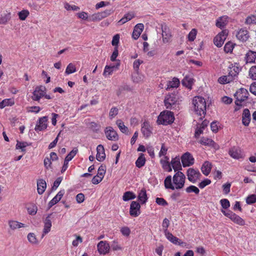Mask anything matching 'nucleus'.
<instances>
[{
	"label": "nucleus",
	"instance_id": "obj_39",
	"mask_svg": "<svg viewBox=\"0 0 256 256\" xmlns=\"http://www.w3.org/2000/svg\"><path fill=\"white\" fill-rule=\"evenodd\" d=\"M102 19V16L100 12L95 13L92 15L89 16L88 21L89 22H96L100 21Z\"/></svg>",
	"mask_w": 256,
	"mask_h": 256
},
{
	"label": "nucleus",
	"instance_id": "obj_55",
	"mask_svg": "<svg viewBox=\"0 0 256 256\" xmlns=\"http://www.w3.org/2000/svg\"><path fill=\"white\" fill-rule=\"evenodd\" d=\"M115 68L116 67L114 66H106L105 68H104L103 74L104 76H106L107 74H109V75L110 74H112V72H113V71H114V68Z\"/></svg>",
	"mask_w": 256,
	"mask_h": 256
},
{
	"label": "nucleus",
	"instance_id": "obj_59",
	"mask_svg": "<svg viewBox=\"0 0 256 256\" xmlns=\"http://www.w3.org/2000/svg\"><path fill=\"white\" fill-rule=\"evenodd\" d=\"M246 202L248 204H252L256 202V195L251 194L247 197Z\"/></svg>",
	"mask_w": 256,
	"mask_h": 256
},
{
	"label": "nucleus",
	"instance_id": "obj_14",
	"mask_svg": "<svg viewBox=\"0 0 256 256\" xmlns=\"http://www.w3.org/2000/svg\"><path fill=\"white\" fill-rule=\"evenodd\" d=\"M98 252L100 254H106L110 251V245L106 241H100L97 245Z\"/></svg>",
	"mask_w": 256,
	"mask_h": 256
},
{
	"label": "nucleus",
	"instance_id": "obj_12",
	"mask_svg": "<svg viewBox=\"0 0 256 256\" xmlns=\"http://www.w3.org/2000/svg\"><path fill=\"white\" fill-rule=\"evenodd\" d=\"M228 68L230 70L228 76L230 77V78L232 79V81L237 79L238 75L240 71L239 67L236 64H231Z\"/></svg>",
	"mask_w": 256,
	"mask_h": 256
},
{
	"label": "nucleus",
	"instance_id": "obj_46",
	"mask_svg": "<svg viewBox=\"0 0 256 256\" xmlns=\"http://www.w3.org/2000/svg\"><path fill=\"white\" fill-rule=\"evenodd\" d=\"M186 192L187 193L194 192L196 194H198L200 192V190L196 186L191 185L186 188Z\"/></svg>",
	"mask_w": 256,
	"mask_h": 256
},
{
	"label": "nucleus",
	"instance_id": "obj_6",
	"mask_svg": "<svg viewBox=\"0 0 256 256\" xmlns=\"http://www.w3.org/2000/svg\"><path fill=\"white\" fill-rule=\"evenodd\" d=\"M228 34V31L226 30H223L222 32H220L214 38V44L220 48L221 47Z\"/></svg>",
	"mask_w": 256,
	"mask_h": 256
},
{
	"label": "nucleus",
	"instance_id": "obj_45",
	"mask_svg": "<svg viewBox=\"0 0 256 256\" xmlns=\"http://www.w3.org/2000/svg\"><path fill=\"white\" fill-rule=\"evenodd\" d=\"M28 242L32 244H38V242L34 233H29L27 236Z\"/></svg>",
	"mask_w": 256,
	"mask_h": 256
},
{
	"label": "nucleus",
	"instance_id": "obj_49",
	"mask_svg": "<svg viewBox=\"0 0 256 256\" xmlns=\"http://www.w3.org/2000/svg\"><path fill=\"white\" fill-rule=\"evenodd\" d=\"M230 77L228 75L220 76L218 79V82L221 84L229 83L232 82V79H230Z\"/></svg>",
	"mask_w": 256,
	"mask_h": 256
},
{
	"label": "nucleus",
	"instance_id": "obj_10",
	"mask_svg": "<svg viewBox=\"0 0 256 256\" xmlns=\"http://www.w3.org/2000/svg\"><path fill=\"white\" fill-rule=\"evenodd\" d=\"M140 205L136 201H132L130 206V214L134 217L138 216L140 214Z\"/></svg>",
	"mask_w": 256,
	"mask_h": 256
},
{
	"label": "nucleus",
	"instance_id": "obj_7",
	"mask_svg": "<svg viewBox=\"0 0 256 256\" xmlns=\"http://www.w3.org/2000/svg\"><path fill=\"white\" fill-rule=\"evenodd\" d=\"M46 94V88L44 86H36L32 93V99L34 100L39 101Z\"/></svg>",
	"mask_w": 256,
	"mask_h": 256
},
{
	"label": "nucleus",
	"instance_id": "obj_60",
	"mask_svg": "<svg viewBox=\"0 0 256 256\" xmlns=\"http://www.w3.org/2000/svg\"><path fill=\"white\" fill-rule=\"evenodd\" d=\"M156 202L160 206H166L168 205L167 202L164 198H156Z\"/></svg>",
	"mask_w": 256,
	"mask_h": 256
},
{
	"label": "nucleus",
	"instance_id": "obj_1",
	"mask_svg": "<svg viewBox=\"0 0 256 256\" xmlns=\"http://www.w3.org/2000/svg\"><path fill=\"white\" fill-rule=\"evenodd\" d=\"M186 176L181 172L178 171L172 177L171 176H167L164 180V184L166 188L172 190L182 189L184 188Z\"/></svg>",
	"mask_w": 256,
	"mask_h": 256
},
{
	"label": "nucleus",
	"instance_id": "obj_19",
	"mask_svg": "<svg viewBox=\"0 0 256 256\" xmlns=\"http://www.w3.org/2000/svg\"><path fill=\"white\" fill-rule=\"evenodd\" d=\"M141 131L144 136L146 138H148L152 134V128L150 124L147 122H144L142 124Z\"/></svg>",
	"mask_w": 256,
	"mask_h": 256
},
{
	"label": "nucleus",
	"instance_id": "obj_33",
	"mask_svg": "<svg viewBox=\"0 0 256 256\" xmlns=\"http://www.w3.org/2000/svg\"><path fill=\"white\" fill-rule=\"evenodd\" d=\"M116 124L118 126L120 130L126 134H128V127H126L123 122L120 120H118L116 122Z\"/></svg>",
	"mask_w": 256,
	"mask_h": 256
},
{
	"label": "nucleus",
	"instance_id": "obj_17",
	"mask_svg": "<svg viewBox=\"0 0 256 256\" xmlns=\"http://www.w3.org/2000/svg\"><path fill=\"white\" fill-rule=\"evenodd\" d=\"M52 214H49L44 220V228L42 232V237L43 238L44 235L49 232L50 230V228L52 226L51 217Z\"/></svg>",
	"mask_w": 256,
	"mask_h": 256
},
{
	"label": "nucleus",
	"instance_id": "obj_61",
	"mask_svg": "<svg viewBox=\"0 0 256 256\" xmlns=\"http://www.w3.org/2000/svg\"><path fill=\"white\" fill-rule=\"evenodd\" d=\"M249 76L252 80H256V66H252L250 68Z\"/></svg>",
	"mask_w": 256,
	"mask_h": 256
},
{
	"label": "nucleus",
	"instance_id": "obj_48",
	"mask_svg": "<svg viewBox=\"0 0 256 256\" xmlns=\"http://www.w3.org/2000/svg\"><path fill=\"white\" fill-rule=\"evenodd\" d=\"M76 70L75 66L73 64L70 63L68 65L65 72L67 74H70L75 72Z\"/></svg>",
	"mask_w": 256,
	"mask_h": 256
},
{
	"label": "nucleus",
	"instance_id": "obj_18",
	"mask_svg": "<svg viewBox=\"0 0 256 256\" xmlns=\"http://www.w3.org/2000/svg\"><path fill=\"white\" fill-rule=\"evenodd\" d=\"M228 154L234 159H240L243 157V154L239 148L233 147L230 149Z\"/></svg>",
	"mask_w": 256,
	"mask_h": 256
},
{
	"label": "nucleus",
	"instance_id": "obj_9",
	"mask_svg": "<svg viewBox=\"0 0 256 256\" xmlns=\"http://www.w3.org/2000/svg\"><path fill=\"white\" fill-rule=\"evenodd\" d=\"M106 138L112 141H116L118 139V136L116 131L111 126L106 127L104 130Z\"/></svg>",
	"mask_w": 256,
	"mask_h": 256
},
{
	"label": "nucleus",
	"instance_id": "obj_57",
	"mask_svg": "<svg viewBox=\"0 0 256 256\" xmlns=\"http://www.w3.org/2000/svg\"><path fill=\"white\" fill-rule=\"evenodd\" d=\"M234 48L233 44L230 42L226 43L224 46V50L226 52H230Z\"/></svg>",
	"mask_w": 256,
	"mask_h": 256
},
{
	"label": "nucleus",
	"instance_id": "obj_54",
	"mask_svg": "<svg viewBox=\"0 0 256 256\" xmlns=\"http://www.w3.org/2000/svg\"><path fill=\"white\" fill-rule=\"evenodd\" d=\"M28 213L30 215H34L36 214L38 208L34 204H32L27 208Z\"/></svg>",
	"mask_w": 256,
	"mask_h": 256
},
{
	"label": "nucleus",
	"instance_id": "obj_44",
	"mask_svg": "<svg viewBox=\"0 0 256 256\" xmlns=\"http://www.w3.org/2000/svg\"><path fill=\"white\" fill-rule=\"evenodd\" d=\"M245 24H256V14L251 15L246 18Z\"/></svg>",
	"mask_w": 256,
	"mask_h": 256
},
{
	"label": "nucleus",
	"instance_id": "obj_47",
	"mask_svg": "<svg viewBox=\"0 0 256 256\" xmlns=\"http://www.w3.org/2000/svg\"><path fill=\"white\" fill-rule=\"evenodd\" d=\"M160 163L162 164V168L168 172L172 171L170 164L168 162H166L163 160H160Z\"/></svg>",
	"mask_w": 256,
	"mask_h": 256
},
{
	"label": "nucleus",
	"instance_id": "obj_15",
	"mask_svg": "<svg viewBox=\"0 0 256 256\" xmlns=\"http://www.w3.org/2000/svg\"><path fill=\"white\" fill-rule=\"evenodd\" d=\"M236 36L240 41L245 42L250 38L249 32L245 28H241L237 32Z\"/></svg>",
	"mask_w": 256,
	"mask_h": 256
},
{
	"label": "nucleus",
	"instance_id": "obj_41",
	"mask_svg": "<svg viewBox=\"0 0 256 256\" xmlns=\"http://www.w3.org/2000/svg\"><path fill=\"white\" fill-rule=\"evenodd\" d=\"M226 18L225 17L220 18L216 22V26L217 27L220 28H224L226 24Z\"/></svg>",
	"mask_w": 256,
	"mask_h": 256
},
{
	"label": "nucleus",
	"instance_id": "obj_24",
	"mask_svg": "<svg viewBox=\"0 0 256 256\" xmlns=\"http://www.w3.org/2000/svg\"><path fill=\"white\" fill-rule=\"evenodd\" d=\"M12 14L10 12H7L0 15V25H6L11 20Z\"/></svg>",
	"mask_w": 256,
	"mask_h": 256
},
{
	"label": "nucleus",
	"instance_id": "obj_21",
	"mask_svg": "<svg viewBox=\"0 0 256 256\" xmlns=\"http://www.w3.org/2000/svg\"><path fill=\"white\" fill-rule=\"evenodd\" d=\"M251 120L250 113L248 108H245L242 114V123L245 126H248Z\"/></svg>",
	"mask_w": 256,
	"mask_h": 256
},
{
	"label": "nucleus",
	"instance_id": "obj_4",
	"mask_svg": "<svg viewBox=\"0 0 256 256\" xmlns=\"http://www.w3.org/2000/svg\"><path fill=\"white\" fill-rule=\"evenodd\" d=\"M166 108L170 110H178L180 109V102L177 96L174 94L166 95L164 100Z\"/></svg>",
	"mask_w": 256,
	"mask_h": 256
},
{
	"label": "nucleus",
	"instance_id": "obj_30",
	"mask_svg": "<svg viewBox=\"0 0 256 256\" xmlns=\"http://www.w3.org/2000/svg\"><path fill=\"white\" fill-rule=\"evenodd\" d=\"M170 164L175 172L181 170L180 159L178 157L172 158Z\"/></svg>",
	"mask_w": 256,
	"mask_h": 256
},
{
	"label": "nucleus",
	"instance_id": "obj_28",
	"mask_svg": "<svg viewBox=\"0 0 256 256\" xmlns=\"http://www.w3.org/2000/svg\"><path fill=\"white\" fill-rule=\"evenodd\" d=\"M164 234L166 238L174 244H178L179 245H181L182 244V242H179V239L176 236H173L170 232L166 230Z\"/></svg>",
	"mask_w": 256,
	"mask_h": 256
},
{
	"label": "nucleus",
	"instance_id": "obj_35",
	"mask_svg": "<svg viewBox=\"0 0 256 256\" xmlns=\"http://www.w3.org/2000/svg\"><path fill=\"white\" fill-rule=\"evenodd\" d=\"M193 84V79L188 76H186L182 80V84L186 87L191 88Z\"/></svg>",
	"mask_w": 256,
	"mask_h": 256
},
{
	"label": "nucleus",
	"instance_id": "obj_38",
	"mask_svg": "<svg viewBox=\"0 0 256 256\" xmlns=\"http://www.w3.org/2000/svg\"><path fill=\"white\" fill-rule=\"evenodd\" d=\"M144 78V76L140 74H139L138 72L134 73L132 75V79L134 82L136 83H138L141 82H142Z\"/></svg>",
	"mask_w": 256,
	"mask_h": 256
},
{
	"label": "nucleus",
	"instance_id": "obj_36",
	"mask_svg": "<svg viewBox=\"0 0 256 256\" xmlns=\"http://www.w3.org/2000/svg\"><path fill=\"white\" fill-rule=\"evenodd\" d=\"M230 220L234 223L240 226H244L245 224L244 220L240 216L236 215V214H234Z\"/></svg>",
	"mask_w": 256,
	"mask_h": 256
},
{
	"label": "nucleus",
	"instance_id": "obj_23",
	"mask_svg": "<svg viewBox=\"0 0 256 256\" xmlns=\"http://www.w3.org/2000/svg\"><path fill=\"white\" fill-rule=\"evenodd\" d=\"M256 58V52L248 50L246 54L244 60L246 64L248 63H254L255 62Z\"/></svg>",
	"mask_w": 256,
	"mask_h": 256
},
{
	"label": "nucleus",
	"instance_id": "obj_51",
	"mask_svg": "<svg viewBox=\"0 0 256 256\" xmlns=\"http://www.w3.org/2000/svg\"><path fill=\"white\" fill-rule=\"evenodd\" d=\"M30 12L28 10H22L18 13L19 18L22 20H24L29 15Z\"/></svg>",
	"mask_w": 256,
	"mask_h": 256
},
{
	"label": "nucleus",
	"instance_id": "obj_63",
	"mask_svg": "<svg viewBox=\"0 0 256 256\" xmlns=\"http://www.w3.org/2000/svg\"><path fill=\"white\" fill-rule=\"evenodd\" d=\"M220 203L222 208L224 209L228 208L230 206V204L228 200L226 198L221 200H220Z\"/></svg>",
	"mask_w": 256,
	"mask_h": 256
},
{
	"label": "nucleus",
	"instance_id": "obj_32",
	"mask_svg": "<svg viewBox=\"0 0 256 256\" xmlns=\"http://www.w3.org/2000/svg\"><path fill=\"white\" fill-rule=\"evenodd\" d=\"M180 84V80L178 78H174L172 80L169 81L167 84L166 90H170L171 88H176Z\"/></svg>",
	"mask_w": 256,
	"mask_h": 256
},
{
	"label": "nucleus",
	"instance_id": "obj_22",
	"mask_svg": "<svg viewBox=\"0 0 256 256\" xmlns=\"http://www.w3.org/2000/svg\"><path fill=\"white\" fill-rule=\"evenodd\" d=\"M64 194V190H60L57 194L48 202V208H52L53 206L57 204L62 198Z\"/></svg>",
	"mask_w": 256,
	"mask_h": 256
},
{
	"label": "nucleus",
	"instance_id": "obj_64",
	"mask_svg": "<svg viewBox=\"0 0 256 256\" xmlns=\"http://www.w3.org/2000/svg\"><path fill=\"white\" fill-rule=\"evenodd\" d=\"M62 178L60 177L58 178L54 182L53 186H52V190H55L58 188L60 182H62Z\"/></svg>",
	"mask_w": 256,
	"mask_h": 256
},
{
	"label": "nucleus",
	"instance_id": "obj_58",
	"mask_svg": "<svg viewBox=\"0 0 256 256\" xmlns=\"http://www.w3.org/2000/svg\"><path fill=\"white\" fill-rule=\"evenodd\" d=\"M168 150V148L165 146L164 144H162L160 150L158 153V156L160 157L165 156L167 154Z\"/></svg>",
	"mask_w": 256,
	"mask_h": 256
},
{
	"label": "nucleus",
	"instance_id": "obj_40",
	"mask_svg": "<svg viewBox=\"0 0 256 256\" xmlns=\"http://www.w3.org/2000/svg\"><path fill=\"white\" fill-rule=\"evenodd\" d=\"M199 142L204 146H213L214 142L211 139L208 138L202 137L200 140Z\"/></svg>",
	"mask_w": 256,
	"mask_h": 256
},
{
	"label": "nucleus",
	"instance_id": "obj_2",
	"mask_svg": "<svg viewBox=\"0 0 256 256\" xmlns=\"http://www.w3.org/2000/svg\"><path fill=\"white\" fill-rule=\"evenodd\" d=\"M194 110L196 114L204 117L206 114V100L202 96H195L192 100Z\"/></svg>",
	"mask_w": 256,
	"mask_h": 256
},
{
	"label": "nucleus",
	"instance_id": "obj_25",
	"mask_svg": "<svg viewBox=\"0 0 256 256\" xmlns=\"http://www.w3.org/2000/svg\"><path fill=\"white\" fill-rule=\"evenodd\" d=\"M46 184L43 179H40L37 182V190L38 192L40 194H42L46 190Z\"/></svg>",
	"mask_w": 256,
	"mask_h": 256
},
{
	"label": "nucleus",
	"instance_id": "obj_13",
	"mask_svg": "<svg viewBox=\"0 0 256 256\" xmlns=\"http://www.w3.org/2000/svg\"><path fill=\"white\" fill-rule=\"evenodd\" d=\"M47 116H45L40 118L34 128L35 130L38 132L46 129L47 128Z\"/></svg>",
	"mask_w": 256,
	"mask_h": 256
},
{
	"label": "nucleus",
	"instance_id": "obj_3",
	"mask_svg": "<svg viewBox=\"0 0 256 256\" xmlns=\"http://www.w3.org/2000/svg\"><path fill=\"white\" fill-rule=\"evenodd\" d=\"M174 120V113L170 111L164 110L160 112L157 120L158 124L168 125L172 124Z\"/></svg>",
	"mask_w": 256,
	"mask_h": 256
},
{
	"label": "nucleus",
	"instance_id": "obj_26",
	"mask_svg": "<svg viewBox=\"0 0 256 256\" xmlns=\"http://www.w3.org/2000/svg\"><path fill=\"white\" fill-rule=\"evenodd\" d=\"M8 226L12 230H15L21 228L26 227L24 224L16 220H10L8 222Z\"/></svg>",
	"mask_w": 256,
	"mask_h": 256
},
{
	"label": "nucleus",
	"instance_id": "obj_52",
	"mask_svg": "<svg viewBox=\"0 0 256 256\" xmlns=\"http://www.w3.org/2000/svg\"><path fill=\"white\" fill-rule=\"evenodd\" d=\"M28 144L26 142H17V144H16V149H20L22 152H25L26 150L24 149Z\"/></svg>",
	"mask_w": 256,
	"mask_h": 256
},
{
	"label": "nucleus",
	"instance_id": "obj_16",
	"mask_svg": "<svg viewBox=\"0 0 256 256\" xmlns=\"http://www.w3.org/2000/svg\"><path fill=\"white\" fill-rule=\"evenodd\" d=\"M162 37L164 43L169 42L172 35L169 28L166 24L162 25Z\"/></svg>",
	"mask_w": 256,
	"mask_h": 256
},
{
	"label": "nucleus",
	"instance_id": "obj_62",
	"mask_svg": "<svg viewBox=\"0 0 256 256\" xmlns=\"http://www.w3.org/2000/svg\"><path fill=\"white\" fill-rule=\"evenodd\" d=\"M118 114V109L116 107L112 108L109 112V116L110 119L113 118Z\"/></svg>",
	"mask_w": 256,
	"mask_h": 256
},
{
	"label": "nucleus",
	"instance_id": "obj_5",
	"mask_svg": "<svg viewBox=\"0 0 256 256\" xmlns=\"http://www.w3.org/2000/svg\"><path fill=\"white\" fill-rule=\"evenodd\" d=\"M248 95L249 93L246 89L244 88L239 89L234 94L236 98V104L238 106H241L242 102L247 100Z\"/></svg>",
	"mask_w": 256,
	"mask_h": 256
},
{
	"label": "nucleus",
	"instance_id": "obj_37",
	"mask_svg": "<svg viewBox=\"0 0 256 256\" xmlns=\"http://www.w3.org/2000/svg\"><path fill=\"white\" fill-rule=\"evenodd\" d=\"M134 16L132 14H126L118 22V24L120 25L123 24L126 22L131 20L134 18Z\"/></svg>",
	"mask_w": 256,
	"mask_h": 256
},
{
	"label": "nucleus",
	"instance_id": "obj_53",
	"mask_svg": "<svg viewBox=\"0 0 256 256\" xmlns=\"http://www.w3.org/2000/svg\"><path fill=\"white\" fill-rule=\"evenodd\" d=\"M196 34H197L196 30L195 28L192 29L188 34V40L190 42L194 41V39L196 38Z\"/></svg>",
	"mask_w": 256,
	"mask_h": 256
},
{
	"label": "nucleus",
	"instance_id": "obj_43",
	"mask_svg": "<svg viewBox=\"0 0 256 256\" xmlns=\"http://www.w3.org/2000/svg\"><path fill=\"white\" fill-rule=\"evenodd\" d=\"M14 104V101L12 99H5L0 102V108H3L8 106H12Z\"/></svg>",
	"mask_w": 256,
	"mask_h": 256
},
{
	"label": "nucleus",
	"instance_id": "obj_56",
	"mask_svg": "<svg viewBox=\"0 0 256 256\" xmlns=\"http://www.w3.org/2000/svg\"><path fill=\"white\" fill-rule=\"evenodd\" d=\"M106 166L104 165H101L98 170V176H100V177H102L104 178V176L106 174Z\"/></svg>",
	"mask_w": 256,
	"mask_h": 256
},
{
	"label": "nucleus",
	"instance_id": "obj_50",
	"mask_svg": "<svg viewBox=\"0 0 256 256\" xmlns=\"http://www.w3.org/2000/svg\"><path fill=\"white\" fill-rule=\"evenodd\" d=\"M78 149L76 148H74L66 157L64 160L68 162L71 160L76 155L78 152Z\"/></svg>",
	"mask_w": 256,
	"mask_h": 256
},
{
	"label": "nucleus",
	"instance_id": "obj_34",
	"mask_svg": "<svg viewBox=\"0 0 256 256\" xmlns=\"http://www.w3.org/2000/svg\"><path fill=\"white\" fill-rule=\"evenodd\" d=\"M136 198V194L132 192L128 191L125 192L122 196V200L126 202L134 199Z\"/></svg>",
	"mask_w": 256,
	"mask_h": 256
},
{
	"label": "nucleus",
	"instance_id": "obj_20",
	"mask_svg": "<svg viewBox=\"0 0 256 256\" xmlns=\"http://www.w3.org/2000/svg\"><path fill=\"white\" fill-rule=\"evenodd\" d=\"M96 158L99 162H102L106 158L104 149L102 145L99 144L96 148Z\"/></svg>",
	"mask_w": 256,
	"mask_h": 256
},
{
	"label": "nucleus",
	"instance_id": "obj_29",
	"mask_svg": "<svg viewBox=\"0 0 256 256\" xmlns=\"http://www.w3.org/2000/svg\"><path fill=\"white\" fill-rule=\"evenodd\" d=\"M211 169L212 164L208 161L205 162L201 168L202 172L205 176L208 175L210 172Z\"/></svg>",
	"mask_w": 256,
	"mask_h": 256
},
{
	"label": "nucleus",
	"instance_id": "obj_27",
	"mask_svg": "<svg viewBox=\"0 0 256 256\" xmlns=\"http://www.w3.org/2000/svg\"><path fill=\"white\" fill-rule=\"evenodd\" d=\"M138 198L141 204H143L146 203L148 200V197L145 188H142L140 191Z\"/></svg>",
	"mask_w": 256,
	"mask_h": 256
},
{
	"label": "nucleus",
	"instance_id": "obj_31",
	"mask_svg": "<svg viewBox=\"0 0 256 256\" xmlns=\"http://www.w3.org/2000/svg\"><path fill=\"white\" fill-rule=\"evenodd\" d=\"M146 159L144 154L140 153L136 162V166L138 168H141L144 166L146 164Z\"/></svg>",
	"mask_w": 256,
	"mask_h": 256
},
{
	"label": "nucleus",
	"instance_id": "obj_11",
	"mask_svg": "<svg viewBox=\"0 0 256 256\" xmlns=\"http://www.w3.org/2000/svg\"><path fill=\"white\" fill-rule=\"evenodd\" d=\"M182 162L184 167L188 166L194 163L192 156L188 152L184 153L181 157Z\"/></svg>",
	"mask_w": 256,
	"mask_h": 256
},
{
	"label": "nucleus",
	"instance_id": "obj_8",
	"mask_svg": "<svg viewBox=\"0 0 256 256\" xmlns=\"http://www.w3.org/2000/svg\"><path fill=\"white\" fill-rule=\"evenodd\" d=\"M201 174L198 170L192 168H190L187 170L188 178L190 182L195 183L200 179Z\"/></svg>",
	"mask_w": 256,
	"mask_h": 256
},
{
	"label": "nucleus",
	"instance_id": "obj_42",
	"mask_svg": "<svg viewBox=\"0 0 256 256\" xmlns=\"http://www.w3.org/2000/svg\"><path fill=\"white\" fill-rule=\"evenodd\" d=\"M208 122H203L200 124V127L198 128L195 132V136L198 138L200 135L203 132V130L207 126Z\"/></svg>",
	"mask_w": 256,
	"mask_h": 256
}]
</instances>
